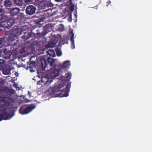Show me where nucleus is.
Listing matches in <instances>:
<instances>
[{
	"label": "nucleus",
	"instance_id": "nucleus-1",
	"mask_svg": "<svg viewBox=\"0 0 152 152\" xmlns=\"http://www.w3.org/2000/svg\"><path fill=\"white\" fill-rule=\"evenodd\" d=\"M63 87V85H59L58 86H55L53 89L50 92L51 94L55 95L56 97H67L69 95V93L71 87L70 84L68 85L62 91L61 88Z\"/></svg>",
	"mask_w": 152,
	"mask_h": 152
},
{
	"label": "nucleus",
	"instance_id": "nucleus-2",
	"mask_svg": "<svg viewBox=\"0 0 152 152\" xmlns=\"http://www.w3.org/2000/svg\"><path fill=\"white\" fill-rule=\"evenodd\" d=\"M40 67L42 68L43 71L45 70L46 66L48 65L51 67H55L56 66V59H54L51 57H47V56H45L44 57L40 59Z\"/></svg>",
	"mask_w": 152,
	"mask_h": 152
},
{
	"label": "nucleus",
	"instance_id": "nucleus-3",
	"mask_svg": "<svg viewBox=\"0 0 152 152\" xmlns=\"http://www.w3.org/2000/svg\"><path fill=\"white\" fill-rule=\"evenodd\" d=\"M1 27L8 28L12 26L14 23L13 19H8V17L5 15H1Z\"/></svg>",
	"mask_w": 152,
	"mask_h": 152
},
{
	"label": "nucleus",
	"instance_id": "nucleus-4",
	"mask_svg": "<svg viewBox=\"0 0 152 152\" xmlns=\"http://www.w3.org/2000/svg\"><path fill=\"white\" fill-rule=\"evenodd\" d=\"M1 121L2 120H7L10 119L14 115L12 111H11V109L8 107H6L2 112V110L1 109Z\"/></svg>",
	"mask_w": 152,
	"mask_h": 152
},
{
	"label": "nucleus",
	"instance_id": "nucleus-5",
	"mask_svg": "<svg viewBox=\"0 0 152 152\" xmlns=\"http://www.w3.org/2000/svg\"><path fill=\"white\" fill-rule=\"evenodd\" d=\"M13 95L14 96L13 94H8L7 97H2L1 96V104L2 103H4L1 106V107L9 106L12 103L14 100Z\"/></svg>",
	"mask_w": 152,
	"mask_h": 152
},
{
	"label": "nucleus",
	"instance_id": "nucleus-6",
	"mask_svg": "<svg viewBox=\"0 0 152 152\" xmlns=\"http://www.w3.org/2000/svg\"><path fill=\"white\" fill-rule=\"evenodd\" d=\"M35 106L34 104L25 105L20 107L19 109V112L22 115L27 114L35 109Z\"/></svg>",
	"mask_w": 152,
	"mask_h": 152
},
{
	"label": "nucleus",
	"instance_id": "nucleus-7",
	"mask_svg": "<svg viewBox=\"0 0 152 152\" xmlns=\"http://www.w3.org/2000/svg\"><path fill=\"white\" fill-rule=\"evenodd\" d=\"M19 9L14 8L11 10L10 13L11 16H15L18 15L17 17L15 18L19 20V22H21L25 19L24 15L22 13H19Z\"/></svg>",
	"mask_w": 152,
	"mask_h": 152
},
{
	"label": "nucleus",
	"instance_id": "nucleus-8",
	"mask_svg": "<svg viewBox=\"0 0 152 152\" xmlns=\"http://www.w3.org/2000/svg\"><path fill=\"white\" fill-rule=\"evenodd\" d=\"M36 8L35 6L29 5L27 7L26 9V13L29 15H31L35 13Z\"/></svg>",
	"mask_w": 152,
	"mask_h": 152
},
{
	"label": "nucleus",
	"instance_id": "nucleus-9",
	"mask_svg": "<svg viewBox=\"0 0 152 152\" xmlns=\"http://www.w3.org/2000/svg\"><path fill=\"white\" fill-rule=\"evenodd\" d=\"M60 70L57 69H51L49 73V76H50L51 78H55L59 75Z\"/></svg>",
	"mask_w": 152,
	"mask_h": 152
},
{
	"label": "nucleus",
	"instance_id": "nucleus-10",
	"mask_svg": "<svg viewBox=\"0 0 152 152\" xmlns=\"http://www.w3.org/2000/svg\"><path fill=\"white\" fill-rule=\"evenodd\" d=\"M33 36L34 37H36V34L35 33H33L32 31L29 32H27L26 31L24 33V34L22 36V38L23 39H24L25 40L32 37Z\"/></svg>",
	"mask_w": 152,
	"mask_h": 152
},
{
	"label": "nucleus",
	"instance_id": "nucleus-11",
	"mask_svg": "<svg viewBox=\"0 0 152 152\" xmlns=\"http://www.w3.org/2000/svg\"><path fill=\"white\" fill-rule=\"evenodd\" d=\"M58 38L55 37L54 39L52 40L50 42L48 43L46 45V47L47 48H50L55 47L56 44L58 42Z\"/></svg>",
	"mask_w": 152,
	"mask_h": 152
},
{
	"label": "nucleus",
	"instance_id": "nucleus-12",
	"mask_svg": "<svg viewBox=\"0 0 152 152\" xmlns=\"http://www.w3.org/2000/svg\"><path fill=\"white\" fill-rule=\"evenodd\" d=\"M53 28V26L51 24H48L46 25L44 28V31L46 34L51 31Z\"/></svg>",
	"mask_w": 152,
	"mask_h": 152
},
{
	"label": "nucleus",
	"instance_id": "nucleus-13",
	"mask_svg": "<svg viewBox=\"0 0 152 152\" xmlns=\"http://www.w3.org/2000/svg\"><path fill=\"white\" fill-rule=\"evenodd\" d=\"M72 76V74L68 72L66 74L65 77H63V80H62V82L63 83H65L66 82L69 81L71 78Z\"/></svg>",
	"mask_w": 152,
	"mask_h": 152
},
{
	"label": "nucleus",
	"instance_id": "nucleus-14",
	"mask_svg": "<svg viewBox=\"0 0 152 152\" xmlns=\"http://www.w3.org/2000/svg\"><path fill=\"white\" fill-rule=\"evenodd\" d=\"M11 70L10 66L8 65H6L3 69V73L5 75H9L10 73Z\"/></svg>",
	"mask_w": 152,
	"mask_h": 152
},
{
	"label": "nucleus",
	"instance_id": "nucleus-15",
	"mask_svg": "<svg viewBox=\"0 0 152 152\" xmlns=\"http://www.w3.org/2000/svg\"><path fill=\"white\" fill-rule=\"evenodd\" d=\"M73 30H72L70 31L69 32L70 34H72L70 38V40L71 42V47L72 49H73L75 48L74 40V34L73 33Z\"/></svg>",
	"mask_w": 152,
	"mask_h": 152
},
{
	"label": "nucleus",
	"instance_id": "nucleus-16",
	"mask_svg": "<svg viewBox=\"0 0 152 152\" xmlns=\"http://www.w3.org/2000/svg\"><path fill=\"white\" fill-rule=\"evenodd\" d=\"M12 32L14 36H18L22 34V29L20 28H16L13 30Z\"/></svg>",
	"mask_w": 152,
	"mask_h": 152
},
{
	"label": "nucleus",
	"instance_id": "nucleus-17",
	"mask_svg": "<svg viewBox=\"0 0 152 152\" xmlns=\"http://www.w3.org/2000/svg\"><path fill=\"white\" fill-rule=\"evenodd\" d=\"M3 52L4 54V58L7 59L10 58L11 54V52L9 50H8L7 49H5Z\"/></svg>",
	"mask_w": 152,
	"mask_h": 152
},
{
	"label": "nucleus",
	"instance_id": "nucleus-18",
	"mask_svg": "<svg viewBox=\"0 0 152 152\" xmlns=\"http://www.w3.org/2000/svg\"><path fill=\"white\" fill-rule=\"evenodd\" d=\"M51 9L48 8L47 9L43 11L44 12H45V13H44L45 15H43L44 17V19L48 18L50 16L52 15V14L49 12H51Z\"/></svg>",
	"mask_w": 152,
	"mask_h": 152
},
{
	"label": "nucleus",
	"instance_id": "nucleus-19",
	"mask_svg": "<svg viewBox=\"0 0 152 152\" xmlns=\"http://www.w3.org/2000/svg\"><path fill=\"white\" fill-rule=\"evenodd\" d=\"M42 5L44 7H51L53 5V3L51 2L50 0H45L42 4Z\"/></svg>",
	"mask_w": 152,
	"mask_h": 152
},
{
	"label": "nucleus",
	"instance_id": "nucleus-20",
	"mask_svg": "<svg viewBox=\"0 0 152 152\" xmlns=\"http://www.w3.org/2000/svg\"><path fill=\"white\" fill-rule=\"evenodd\" d=\"M59 65L62 68H69L70 65L69 61H66L63 64H60Z\"/></svg>",
	"mask_w": 152,
	"mask_h": 152
},
{
	"label": "nucleus",
	"instance_id": "nucleus-21",
	"mask_svg": "<svg viewBox=\"0 0 152 152\" xmlns=\"http://www.w3.org/2000/svg\"><path fill=\"white\" fill-rule=\"evenodd\" d=\"M27 67H33V66L36 67V62L34 61L31 62V60H30L29 61L27 62Z\"/></svg>",
	"mask_w": 152,
	"mask_h": 152
},
{
	"label": "nucleus",
	"instance_id": "nucleus-22",
	"mask_svg": "<svg viewBox=\"0 0 152 152\" xmlns=\"http://www.w3.org/2000/svg\"><path fill=\"white\" fill-rule=\"evenodd\" d=\"M14 4L15 5L21 6L23 4L22 0H13Z\"/></svg>",
	"mask_w": 152,
	"mask_h": 152
},
{
	"label": "nucleus",
	"instance_id": "nucleus-23",
	"mask_svg": "<svg viewBox=\"0 0 152 152\" xmlns=\"http://www.w3.org/2000/svg\"><path fill=\"white\" fill-rule=\"evenodd\" d=\"M48 54L50 56L53 57L55 56V53L54 50L51 49H50L47 51Z\"/></svg>",
	"mask_w": 152,
	"mask_h": 152
},
{
	"label": "nucleus",
	"instance_id": "nucleus-24",
	"mask_svg": "<svg viewBox=\"0 0 152 152\" xmlns=\"http://www.w3.org/2000/svg\"><path fill=\"white\" fill-rule=\"evenodd\" d=\"M37 36L39 37H44L46 34L45 33L44 31L42 33L39 32V29H38L37 30Z\"/></svg>",
	"mask_w": 152,
	"mask_h": 152
},
{
	"label": "nucleus",
	"instance_id": "nucleus-25",
	"mask_svg": "<svg viewBox=\"0 0 152 152\" xmlns=\"http://www.w3.org/2000/svg\"><path fill=\"white\" fill-rule=\"evenodd\" d=\"M12 4L11 2L9 0H6L4 1V5L7 7H10Z\"/></svg>",
	"mask_w": 152,
	"mask_h": 152
},
{
	"label": "nucleus",
	"instance_id": "nucleus-26",
	"mask_svg": "<svg viewBox=\"0 0 152 152\" xmlns=\"http://www.w3.org/2000/svg\"><path fill=\"white\" fill-rule=\"evenodd\" d=\"M21 28H20L22 29V32L25 31L28 28H29L28 27L27 25H23V26H21Z\"/></svg>",
	"mask_w": 152,
	"mask_h": 152
},
{
	"label": "nucleus",
	"instance_id": "nucleus-27",
	"mask_svg": "<svg viewBox=\"0 0 152 152\" xmlns=\"http://www.w3.org/2000/svg\"><path fill=\"white\" fill-rule=\"evenodd\" d=\"M27 69H29L30 71L31 72H34L35 71V69L36 68V66H33V67H28L26 68Z\"/></svg>",
	"mask_w": 152,
	"mask_h": 152
},
{
	"label": "nucleus",
	"instance_id": "nucleus-28",
	"mask_svg": "<svg viewBox=\"0 0 152 152\" xmlns=\"http://www.w3.org/2000/svg\"><path fill=\"white\" fill-rule=\"evenodd\" d=\"M59 29L61 31H63L65 29L64 26L62 24H60L59 26Z\"/></svg>",
	"mask_w": 152,
	"mask_h": 152
},
{
	"label": "nucleus",
	"instance_id": "nucleus-29",
	"mask_svg": "<svg viewBox=\"0 0 152 152\" xmlns=\"http://www.w3.org/2000/svg\"><path fill=\"white\" fill-rule=\"evenodd\" d=\"M56 51V55L57 56H59L61 55L62 52L60 50H57Z\"/></svg>",
	"mask_w": 152,
	"mask_h": 152
},
{
	"label": "nucleus",
	"instance_id": "nucleus-30",
	"mask_svg": "<svg viewBox=\"0 0 152 152\" xmlns=\"http://www.w3.org/2000/svg\"><path fill=\"white\" fill-rule=\"evenodd\" d=\"M39 2V5L41 6H42V4L44 2L45 0H37Z\"/></svg>",
	"mask_w": 152,
	"mask_h": 152
},
{
	"label": "nucleus",
	"instance_id": "nucleus-31",
	"mask_svg": "<svg viewBox=\"0 0 152 152\" xmlns=\"http://www.w3.org/2000/svg\"><path fill=\"white\" fill-rule=\"evenodd\" d=\"M35 21L36 23H39L42 20L41 19H40L39 20V19L36 20Z\"/></svg>",
	"mask_w": 152,
	"mask_h": 152
},
{
	"label": "nucleus",
	"instance_id": "nucleus-32",
	"mask_svg": "<svg viewBox=\"0 0 152 152\" xmlns=\"http://www.w3.org/2000/svg\"><path fill=\"white\" fill-rule=\"evenodd\" d=\"M24 1L26 3H27L28 2H30L32 0H24Z\"/></svg>",
	"mask_w": 152,
	"mask_h": 152
},
{
	"label": "nucleus",
	"instance_id": "nucleus-33",
	"mask_svg": "<svg viewBox=\"0 0 152 152\" xmlns=\"http://www.w3.org/2000/svg\"><path fill=\"white\" fill-rule=\"evenodd\" d=\"M74 6H72L70 7L71 10L72 11L74 10Z\"/></svg>",
	"mask_w": 152,
	"mask_h": 152
},
{
	"label": "nucleus",
	"instance_id": "nucleus-34",
	"mask_svg": "<svg viewBox=\"0 0 152 152\" xmlns=\"http://www.w3.org/2000/svg\"><path fill=\"white\" fill-rule=\"evenodd\" d=\"M2 38H1V43H0V44H1V48L2 47L1 46V45H2Z\"/></svg>",
	"mask_w": 152,
	"mask_h": 152
},
{
	"label": "nucleus",
	"instance_id": "nucleus-35",
	"mask_svg": "<svg viewBox=\"0 0 152 152\" xmlns=\"http://www.w3.org/2000/svg\"><path fill=\"white\" fill-rule=\"evenodd\" d=\"M107 6H108V5H109V4H110L111 3V1H108L107 2Z\"/></svg>",
	"mask_w": 152,
	"mask_h": 152
},
{
	"label": "nucleus",
	"instance_id": "nucleus-36",
	"mask_svg": "<svg viewBox=\"0 0 152 152\" xmlns=\"http://www.w3.org/2000/svg\"><path fill=\"white\" fill-rule=\"evenodd\" d=\"M31 92L29 91H28V95H29V96H30V95H31Z\"/></svg>",
	"mask_w": 152,
	"mask_h": 152
},
{
	"label": "nucleus",
	"instance_id": "nucleus-37",
	"mask_svg": "<svg viewBox=\"0 0 152 152\" xmlns=\"http://www.w3.org/2000/svg\"><path fill=\"white\" fill-rule=\"evenodd\" d=\"M69 18H70V19L71 20V21H72V17H71V16H70Z\"/></svg>",
	"mask_w": 152,
	"mask_h": 152
},
{
	"label": "nucleus",
	"instance_id": "nucleus-38",
	"mask_svg": "<svg viewBox=\"0 0 152 152\" xmlns=\"http://www.w3.org/2000/svg\"><path fill=\"white\" fill-rule=\"evenodd\" d=\"M46 80H46V81H45V83H46V82H47V81H48V80L47 79H46Z\"/></svg>",
	"mask_w": 152,
	"mask_h": 152
},
{
	"label": "nucleus",
	"instance_id": "nucleus-39",
	"mask_svg": "<svg viewBox=\"0 0 152 152\" xmlns=\"http://www.w3.org/2000/svg\"><path fill=\"white\" fill-rule=\"evenodd\" d=\"M0 12H2V10L1 9Z\"/></svg>",
	"mask_w": 152,
	"mask_h": 152
},
{
	"label": "nucleus",
	"instance_id": "nucleus-40",
	"mask_svg": "<svg viewBox=\"0 0 152 152\" xmlns=\"http://www.w3.org/2000/svg\"><path fill=\"white\" fill-rule=\"evenodd\" d=\"M0 60H1V61H3V60H1V59Z\"/></svg>",
	"mask_w": 152,
	"mask_h": 152
},
{
	"label": "nucleus",
	"instance_id": "nucleus-41",
	"mask_svg": "<svg viewBox=\"0 0 152 152\" xmlns=\"http://www.w3.org/2000/svg\"><path fill=\"white\" fill-rule=\"evenodd\" d=\"M58 37H60V35H58Z\"/></svg>",
	"mask_w": 152,
	"mask_h": 152
},
{
	"label": "nucleus",
	"instance_id": "nucleus-42",
	"mask_svg": "<svg viewBox=\"0 0 152 152\" xmlns=\"http://www.w3.org/2000/svg\"><path fill=\"white\" fill-rule=\"evenodd\" d=\"M3 0H1V1H3Z\"/></svg>",
	"mask_w": 152,
	"mask_h": 152
},
{
	"label": "nucleus",
	"instance_id": "nucleus-43",
	"mask_svg": "<svg viewBox=\"0 0 152 152\" xmlns=\"http://www.w3.org/2000/svg\"><path fill=\"white\" fill-rule=\"evenodd\" d=\"M31 40H34V39H31Z\"/></svg>",
	"mask_w": 152,
	"mask_h": 152
},
{
	"label": "nucleus",
	"instance_id": "nucleus-44",
	"mask_svg": "<svg viewBox=\"0 0 152 152\" xmlns=\"http://www.w3.org/2000/svg\"><path fill=\"white\" fill-rule=\"evenodd\" d=\"M2 83L1 82L0 83Z\"/></svg>",
	"mask_w": 152,
	"mask_h": 152
},
{
	"label": "nucleus",
	"instance_id": "nucleus-45",
	"mask_svg": "<svg viewBox=\"0 0 152 152\" xmlns=\"http://www.w3.org/2000/svg\"><path fill=\"white\" fill-rule=\"evenodd\" d=\"M1 51H0L1 53Z\"/></svg>",
	"mask_w": 152,
	"mask_h": 152
}]
</instances>
